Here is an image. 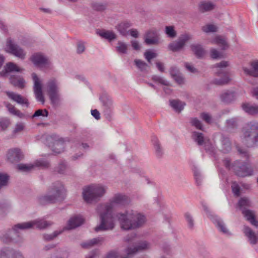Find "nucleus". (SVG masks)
Instances as JSON below:
<instances>
[{
	"instance_id": "obj_15",
	"label": "nucleus",
	"mask_w": 258,
	"mask_h": 258,
	"mask_svg": "<svg viewBox=\"0 0 258 258\" xmlns=\"http://www.w3.org/2000/svg\"><path fill=\"white\" fill-rule=\"evenodd\" d=\"M0 258H24L18 250L10 247H5L0 250Z\"/></svg>"
},
{
	"instance_id": "obj_49",
	"label": "nucleus",
	"mask_w": 258,
	"mask_h": 258,
	"mask_svg": "<svg viewBox=\"0 0 258 258\" xmlns=\"http://www.w3.org/2000/svg\"><path fill=\"white\" fill-rule=\"evenodd\" d=\"M116 51L121 54H126L127 51V45L120 41L117 42V46L116 47Z\"/></svg>"
},
{
	"instance_id": "obj_22",
	"label": "nucleus",
	"mask_w": 258,
	"mask_h": 258,
	"mask_svg": "<svg viewBox=\"0 0 258 258\" xmlns=\"http://www.w3.org/2000/svg\"><path fill=\"white\" fill-rule=\"evenodd\" d=\"M9 83L15 87L23 89L25 87V80L20 76L11 75L9 77Z\"/></svg>"
},
{
	"instance_id": "obj_30",
	"label": "nucleus",
	"mask_w": 258,
	"mask_h": 258,
	"mask_svg": "<svg viewBox=\"0 0 258 258\" xmlns=\"http://www.w3.org/2000/svg\"><path fill=\"white\" fill-rule=\"evenodd\" d=\"M5 105L8 108L9 111L14 115H16L20 118H26L29 117V115H26L24 113L21 112L19 110L16 109L13 105L10 103H5Z\"/></svg>"
},
{
	"instance_id": "obj_34",
	"label": "nucleus",
	"mask_w": 258,
	"mask_h": 258,
	"mask_svg": "<svg viewBox=\"0 0 258 258\" xmlns=\"http://www.w3.org/2000/svg\"><path fill=\"white\" fill-rule=\"evenodd\" d=\"M104 240V238L103 237H99L97 238H94L86 242L81 243V246L83 248H89L99 242H103Z\"/></svg>"
},
{
	"instance_id": "obj_55",
	"label": "nucleus",
	"mask_w": 258,
	"mask_h": 258,
	"mask_svg": "<svg viewBox=\"0 0 258 258\" xmlns=\"http://www.w3.org/2000/svg\"><path fill=\"white\" fill-rule=\"evenodd\" d=\"M17 169L21 171L29 172L34 168L32 164H19L17 166Z\"/></svg>"
},
{
	"instance_id": "obj_31",
	"label": "nucleus",
	"mask_w": 258,
	"mask_h": 258,
	"mask_svg": "<svg viewBox=\"0 0 258 258\" xmlns=\"http://www.w3.org/2000/svg\"><path fill=\"white\" fill-rule=\"evenodd\" d=\"M242 213L246 218L247 220L249 221L252 225L256 227H258V221L256 220L254 215L251 211L249 210L243 209Z\"/></svg>"
},
{
	"instance_id": "obj_51",
	"label": "nucleus",
	"mask_w": 258,
	"mask_h": 258,
	"mask_svg": "<svg viewBox=\"0 0 258 258\" xmlns=\"http://www.w3.org/2000/svg\"><path fill=\"white\" fill-rule=\"evenodd\" d=\"M10 176L7 173L0 172V189L8 184Z\"/></svg>"
},
{
	"instance_id": "obj_37",
	"label": "nucleus",
	"mask_w": 258,
	"mask_h": 258,
	"mask_svg": "<svg viewBox=\"0 0 258 258\" xmlns=\"http://www.w3.org/2000/svg\"><path fill=\"white\" fill-rule=\"evenodd\" d=\"M108 7V4L107 3H99L94 2L91 3V7L92 9L96 12H103L106 10Z\"/></svg>"
},
{
	"instance_id": "obj_20",
	"label": "nucleus",
	"mask_w": 258,
	"mask_h": 258,
	"mask_svg": "<svg viewBox=\"0 0 258 258\" xmlns=\"http://www.w3.org/2000/svg\"><path fill=\"white\" fill-rule=\"evenodd\" d=\"M149 243L147 241H142L138 243V244L134 247H128L125 249L128 256H131L136 253L139 250H143L147 249L149 247Z\"/></svg>"
},
{
	"instance_id": "obj_28",
	"label": "nucleus",
	"mask_w": 258,
	"mask_h": 258,
	"mask_svg": "<svg viewBox=\"0 0 258 258\" xmlns=\"http://www.w3.org/2000/svg\"><path fill=\"white\" fill-rule=\"evenodd\" d=\"M26 223H31L32 224V226L26 229L32 228L34 226L38 229H44L51 225V223L50 222L43 220L29 221Z\"/></svg>"
},
{
	"instance_id": "obj_12",
	"label": "nucleus",
	"mask_w": 258,
	"mask_h": 258,
	"mask_svg": "<svg viewBox=\"0 0 258 258\" xmlns=\"http://www.w3.org/2000/svg\"><path fill=\"white\" fill-rule=\"evenodd\" d=\"M233 168L235 174L240 177L250 176L252 174L251 168L245 163L240 165L239 161H237L234 162Z\"/></svg>"
},
{
	"instance_id": "obj_54",
	"label": "nucleus",
	"mask_w": 258,
	"mask_h": 258,
	"mask_svg": "<svg viewBox=\"0 0 258 258\" xmlns=\"http://www.w3.org/2000/svg\"><path fill=\"white\" fill-rule=\"evenodd\" d=\"M157 54L152 50H147L144 53V56L149 62H151L152 59L156 57Z\"/></svg>"
},
{
	"instance_id": "obj_16",
	"label": "nucleus",
	"mask_w": 258,
	"mask_h": 258,
	"mask_svg": "<svg viewBox=\"0 0 258 258\" xmlns=\"http://www.w3.org/2000/svg\"><path fill=\"white\" fill-rule=\"evenodd\" d=\"M23 69L20 68L17 64L13 62H7L4 66V69L0 72V77L7 78L9 74L13 72L21 73Z\"/></svg>"
},
{
	"instance_id": "obj_10",
	"label": "nucleus",
	"mask_w": 258,
	"mask_h": 258,
	"mask_svg": "<svg viewBox=\"0 0 258 258\" xmlns=\"http://www.w3.org/2000/svg\"><path fill=\"white\" fill-rule=\"evenodd\" d=\"M99 100L102 104L104 115L108 120H111L113 114V101L111 97L106 93H102Z\"/></svg>"
},
{
	"instance_id": "obj_4",
	"label": "nucleus",
	"mask_w": 258,
	"mask_h": 258,
	"mask_svg": "<svg viewBox=\"0 0 258 258\" xmlns=\"http://www.w3.org/2000/svg\"><path fill=\"white\" fill-rule=\"evenodd\" d=\"M241 137L242 143L248 148L258 145V122L250 121L242 128Z\"/></svg>"
},
{
	"instance_id": "obj_32",
	"label": "nucleus",
	"mask_w": 258,
	"mask_h": 258,
	"mask_svg": "<svg viewBox=\"0 0 258 258\" xmlns=\"http://www.w3.org/2000/svg\"><path fill=\"white\" fill-rule=\"evenodd\" d=\"M242 108L244 111L249 114L255 115L258 114L257 105H252L249 103H245L242 104Z\"/></svg>"
},
{
	"instance_id": "obj_64",
	"label": "nucleus",
	"mask_w": 258,
	"mask_h": 258,
	"mask_svg": "<svg viewBox=\"0 0 258 258\" xmlns=\"http://www.w3.org/2000/svg\"><path fill=\"white\" fill-rule=\"evenodd\" d=\"M227 126L229 128H234L237 126V119L236 118H231L226 121Z\"/></svg>"
},
{
	"instance_id": "obj_3",
	"label": "nucleus",
	"mask_w": 258,
	"mask_h": 258,
	"mask_svg": "<svg viewBox=\"0 0 258 258\" xmlns=\"http://www.w3.org/2000/svg\"><path fill=\"white\" fill-rule=\"evenodd\" d=\"M114 204L112 199L105 204H100L97 206V211L99 213L100 223L94 229L96 232L112 230L114 227L113 221L112 209Z\"/></svg>"
},
{
	"instance_id": "obj_50",
	"label": "nucleus",
	"mask_w": 258,
	"mask_h": 258,
	"mask_svg": "<svg viewBox=\"0 0 258 258\" xmlns=\"http://www.w3.org/2000/svg\"><path fill=\"white\" fill-rule=\"evenodd\" d=\"M134 62L136 67L141 72L146 71L148 67V65L146 62L140 59H136L134 60Z\"/></svg>"
},
{
	"instance_id": "obj_46",
	"label": "nucleus",
	"mask_w": 258,
	"mask_h": 258,
	"mask_svg": "<svg viewBox=\"0 0 258 258\" xmlns=\"http://www.w3.org/2000/svg\"><path fill=\"white\" fill-rule=\"evenodd\" d=\"M151 79L154 82L163 86H169L170 85L167 81L165 80L163 77L158 75H153Z\"/></svg>"
},
{
	"instance_id": "obj_47",
	"label": "nucleus",
	"mask_w": 258,
	"mask_h": 258,
	"mask_svg": "<svg viewBox=\"0 0 258 258\" xmlns=\"http://www.w3.org/2000/svg\"><path fill=\"white\" fill-rule=\"evenodd\" d=\"M184 218L187 224V227L190 229H193L195 226V221L193 217L189 213L184 214Z\"/></svg>"
},
{
	"instance_id": "obj_40",
	"label": "nucleus",
	"mask_w": 258,
	"mask_h": 258,
	"mask_svg": "<svg viewBox=\"0 0 258 258\" xmlns=\"http://www.w3.org/2000/svg\"><path fill=\"white\" fill-rule=\"evenodd\" d=\"M214 41L215 44L221 47L222 50H225L228 47L226 40L221 36H218L216 37Z\"/></svg>"
},
{
	"instance_id": "obj_48",
	"label": "nucleus",
	"mask_w": 258,
	"mask_h": 258,
	"mask_svg": "<svg viewBox=\"0 0 258 258\" xmlns=\"http://www.w3.org/2000/svg\"><path fill=\"white\" fill-rule=\"evenodd\" d=\"M11 124L9 119L6 117L0 118V131H5Z\"/></svg>"
},
{
	"instance_id": "obj_21",
	"label": "nucleus",
	"mask_w": 258,
	"mask_h": 258,
	"mask_svg": "<svg viewBox=\"0 0 258 258\" xmlns=\"http://www.w3.org/2000/svg\"><path fill=\"white\" fill-rule=\"evenodd\" d=\"M112 202H113L114 205H118L120 206H125L128 205L130 202V198L121 194H116L114 195V197L111 199Z\"/></svg>"
},
{
	"instance_id": "obj_57",
	"label": "nucleus",
	"mask_w": 258,
	"mask_h": 258,
	"mask_svg": "<svg viewBox=\"0 0 258 258\" xmlns=\"http://www.w3.org/2000/svg\"><path fill=\"white\" fill-rule=\"evenodd\" d=\"M67 167V162L63 160L61 161L57 167V172L59 174H64Z\"/></svg>"
},
{
	"instance_id": "obj_2",
	"label": "nucleus",
	"mask_w": 258,
	"mask_h": 258,
	"mask_svg": "<svg viewBox=\"0 0 258 258\" xmlns=\"http://www.w3.org/2000/svg\"><path fill=\"white\" fill-rule=\"evenodd\" d=\"M120 227L124 230L135 229L141 227L146 222L145 216L133 210L126 211L124 213L116 214Z\"/></svg>"
},
{
	"instance_id": "obj_33",
	"label": "nucleus",
	"mask_w": 258,
	"mask_h": 258,
	"mask_svg": "<svg viewBox=\"0 0 258 258\" xmlns=\"http://www.w3.org/2000/svg\"><path fill=\"white\" fill-rule=\"evenodd\" d=\"M251 69L243 68V71L247 75L255 77H258V61L252 62L251 63Z\"/></svg>"
},
{
	"instance_id": "obj_52",
	"label": "nucleus",
	"mask_w": 258,
	"mask_h": 258,
	"mask_svg": "<svg viewBox=\"0 0 258 258\" xmlns=\"http://www.w3.org/2000/svg\"><path fill=\"white\" fill-rule=\"evenodd\" d=\"M239 208L242 211L243 209H245V207L250 206V201L246 198H241L238 203Z\"/></svg>"
},
{
	"instance_id": "obj_25",
	"label": "nucleus",
	"mask_w": 258,
	"mask_h": 258,
	"mask_svg": "<svg viewBox=\"0 0 258 258\" xmlns=\"http://www.w3.org/2000/svg\"><path fill=\"white\" fill-rule=\"evenodd\" d=\"M132 26V23L130 21H123L118 24L115 26V29L122 36H126L128 32L127 29Z\"/></svg>"
},
{
	"instance_id": "obj_27",
	"label": "nucleus",
	"mask_w": 258,
	"mask_h": 258,
	"mask_svg": "<svg viewBox=\"0 0 258 258\" xmlns=\"http://www.w3.org/2000/svg\"><path fill=\"white\" fill-rule=\"evenodd\" d=\"M211 218L213 222L221 232L226 234H229V231L226 228L225 224L220 218L217 216H214Z\"/></svg>"
},
{
	"instance_id": "obj_44",
	"label": "nucleus",
	"mask_w": 258,
	"mask_h": 258,
	"mask_svg": "<svg viewBox=\"0 0 258 258\" xmlns=\"http://www.w3.org/2000/svg\"><path fill=\"white\" fill-rule=\"evenodd\" d=\"M32 165L34 167H38L42 169L48 168L50 165L49 162L44 159L37 160Z\"/></svg>"
},
{
	"instance_id": "obj_43",
	"label": "nucleus",
	"mask_w": 258,
	"mask_h": 258,
	"mask_svg": "<svg viewBox=\"0 0 258 258\" xmlns=\"http://www.w3.org/2000/svg\"><path fill=\"white\" fill-rule=\"evenodd\" d=\"M194 140L197 143L199 146H201L204 143V136L203 134L201 133L197 132H194L192 135Z\"/></svg>"
},
{
	"instance_id": "obj_45",
	"label": "nucleus",
	"mask_w": 258,
	"mask_h": 258,
	"mask_svg": "<svg viewBox=\"0 0 258 258\" xmlns=\"http://www.w3.org/2000/svg\"><path fill=\"white\" fill-rule=\"evenodd\" d=\"M49 115V112L46 109H39L36 110L34 113L31 116L32 119L37 117H47Z\"/></svg>"
},
{
	"instance_id": "obj_13",
	"label": "nucleus",
	"mask_w": 258,
	"mask_h": 258,
	"mask_svg": "<svg viewBox=\"0 0 258 258\" xmlns=\"http://www.w3.org/2000/svg\"><path fill=\"white\" fill-rule=\"evenodd\" d=\"M32 77L34 81V91L36 98L38 101L41 102L43 104L45 102V99L42 92L41 82L35 73L32 74Z\"/></svg>"
},
{
	"instance_id": "obj_1",
	"label": "nucleus",
	"mask_w": 258,
	"mask_h": 258,
	"mask_svg": "<svg viewBox=\"0 0 258 258\" xmlns=\"http://www.w3.org/2000/svg\"><path fill=\"white\" fill-rule=\"evenodd\" d=\"M67 196V189L60 181L53 182L47 189V194L38 198L39 204L42 206L62 202Z\"/></svg>"
},
{
	"instance_id": "obj_11",
	"label": "nucleus",
	"mask_w": 258,
	"mask_h": 258,
	"mask_svg": "<svg viewBox=\"0 0 258 258\" xmlns=\"http://www.w3.org/2000/svg\"><path fill=\"white\" fill-rule=\"evenodd\" d=\"M6 51L22 59H24L26 56L23 49L15 44L11 38H8L7 40Z\"/></svg>"
},
{
	"instance_id": "obj_7",
	"label": "nucleus",
	"mask_w": 258,
	"mask_h": 258,
	"mask_svg": "<svg viewBox=\"0 0 258 258\" xmlns=\"http://www.w3.org/2000/svg\"><path fill=\"white\" fill-rule=\"evenodd\" d=\"M228 66V62L222 61L215 65L217 69L216 74L217 76L221 77L220 79H215L213 83L217 85H224L227 84L230 81L229 73L227 69Z\"/></svg>"
},
{
	"instance_id": "obj_58",
	"label": "nucleus",
	"mask_w": 258,
	"mask_h": 258,
	"mask_svg": "<svg viewBox=\"0 0 258 258\" xmlns=\"http://www.w3.org/2000/svg\"><path fill=\"white\" fill-rule=\"evenodd\" d=\"M217 27L213 24H207L202 27V30L206 33L215 32L217 31Z\"/></svg>"
},
{
	"instance_id": "obj_29",
	"label": "nucleus",
	"mask_w": 258,
	"mask_h": 258,
	"mask_svg": "<svg viewBox=\"0 0 258 258\" xmlns=\"http://www.w3.org/2000/svg\"><path fill=\"white\" fill-rule=\"evenodd\" d=\"M84 223V219L81 217L75 216L72 217L68 223L69 229H73L81 226Z\"/></svg>"
},
{
	"instance_id": "obj_60",
	"label": "nucleus",
	"mask_w": 258,
	"mask_h": 258,
	"mask_svg": "<svg viewBox=\"0 0 258 258\" xmlns=\"http://www.w3.org/2000/svg\"><path fill=\"white\" fill-rule=\"evenodd\" d=\"M223 150L225 152H228L231 150V143L228 138H224L222 140Z\"/></svg>"
},
{
	"instance_id": "obj_38",
	"label": "nucleus",
	"mask_w": 258,
	"mask_h": 258,
	"mask_svg": "<svg viewBox=\"0 0 258 258\" xmlns=\"http://www.w3.org/2000/svg\"><path fill=\"white\" fill-rule=\"evenodd\" d=\"M69 256V253L66 249L59 248L50 258H68Z\"/></svg>"
},
{
	"instance_id": "obj_17",
	"label": "nucleus",
	"mask_w": 258,
	"mask_h": 258,
	"mask_svg": "<svg viewBox=\"0 0 258 258\" xmlns=\"http://www.w3.org/2000/svg\"><path fill=\"white\" fill-rule=\"evenodd\" d=\"M144 39L145 42L148 45L158 44L159 38L157 31L155 29L147 31L145 34Z\"/></svg>"
},
{
	"instance_id": "obj_41",
	"label": "nucleus",
	"mask_w": 258,
	"mask_h": 258,
	"mask_svg": "<svg viewBox=\"0 0 258 258\" xmlns=\"http://www.w3.org/2000/svg\"><path fill=\"white\" fill-rule=\"evenodd\" d=\"M221 99L225 103H229L234 100V93L233 92H225L221 95Z\"/></svg>"
},
{
	"instance_id": "obj_63",
	"label": "nucleus",
	"mask_w": 258,
	"mask_h": 258,
	"mask_svg": "<svg viewBox=\"0 0 258 258\" xmlns=\"http://www.w3.org/2000/svg\"><path fill=\"white\" fill-rule=\"evenodd\" d=\"M85 49L84 42L79 40L77 44V53L78 54L82 53Z\"/></svg>"
},
{
	"instance_id": "obj_18",
	"label": "nucleus",
	"mask_w": 258,
	"mask_h": 258,
	"mask_svg": "<svg viewBox=\"0 0 258 258\" xmlns=\"http://www.w3.org/2000/svg\"><path fill=\"white\" fill-rule=\"evenodd\" d=\"M24 157L21 150L17 148L10 149L7 153V158L11 163L19 162Z\"/></svg>"
},
{
	"instance_id": "obj_61",
	"label": "nucleus",
	"mask_w": 258,
	"mask_h": 258,
	"mask_svg": "<svg viewBox=\"0 0 258 258\" xmlns=\"http://www.w3.org/2000/svg\"><path fill=\"white\" fill-rule=\"evenodd\" d=\"M25 128V126L24 124L22 122L17 123L14 129L12 135L13 136H15L17 133H20L24 130Z\"/></svg>"
},
{
	"instance_id": "obj_24",
	"label": "nucleus",
	"mask_w": 258,
	"mask_h": 258,
	"mask_svg": "<svg viewBox=\"0 0 258 258\" xmlns=\"http://www.w3.org/2000/svg\"><path fill=\"white\" fill-rule=\"evenodd\" d=\"M97 34L102 38L107 40L108 42H112L116 39V34L112 31L102 29L97 30Z\"/></svg>"
},
{
	"instance_id": "obj_59",
	"label": "nucleus",
	"mask_w": 258,
	"mask_h": 258,
	"mask_svg": "<svg viewBox=\"0 0 258 258\" xmlns=\"http://www.w3.org/2000/svg\"><path fill=\"white\" fill-rule=\"evenodd\" d=\"M191 125L196 128L200 130H203V126L201 121L197 118H192L190 120Z\"/></svg>"
},
{
	"instance_id": "obj_23",
	"label": "nucleus",
	"mask_w": 258,
	"mask_h": 258,
	"mask_svg": "<svg viewBox=\"0 0 258 258\" xmlns=\"http://www.w3.org/2000/svg\"><path fill=\"white\" fill-rule=\"evenodd\" d=\"M151 142L155 149L156 157L158 158H162L164 154V151L157 137L155 136H152Z\"/></svg>"
},
{
	"instance_id": "obj_26",
	"label": "nucleus",
	"mask_w": 258,
	"mask_h": 258,
	"mask_svg": "<svg viewBox=\"0 0 258 258\" xmlns=\"http://www.w3.org/2000/svg\"><path fill=\"white\" fill-rule=\"evenodd\" d=\"M243 233L248 238V241L251 244L254 245L257 243L258 237L250 228L245 226L243 228Z\"/></svg>"
},
{
	"instance_id": "obj_62",
	"label": "nucleus",
	"mask_w": 258,
	"mask_h": 258,
	"mask_svg": "<svg viewBox=\"0 0 258 258\" xmlns=\"http://www.w3.org/2000/svg\"><path fill=\"white\" fill-rule=\"evenodd\" d=\"M232 191L236 197L240 196V187L236 182H233L231 186Z\"/></svg>"
},
{
	"instance_id": "obj_42",
	"label": "nucleus",
	"mask_w": 258,
	"mask_h": 258,
	"mask_svg": "<svg viewBox=\"0 0 258 258\" xmlns=\"http://www.w3.org/2000/svg\"><path fill=\"white\" fill-rule=\"evenodd\" d=\"M196 184L198 186L202 185L203 177L199 170L196 167L192 169Z\"/></svg>"
},
{
	"instance_id": "obj_14",
	"label": "nucleus",
	"mask_w": 258,
	"mask_h": 258,
	"mask_svg": "<svg viewBox=\"0 0 258 258\" xmlns=\"http://www.w3.org/2000/svg\"><path fill=\"white\" fill-rule=\"evenodd\" d=\"M30 60L37 67H46L50 64L47 57L40 53H35L30 57Z\"/></svg>"
},
{
	"instance_id": "obj_8",
	"label": "nucleus",
	"mask_w": 258,
	"mask_h": 258,
	"mask_svg": "<svg viewBox=\"0 0 258 258\" xmlns=\"http://www.w3.org/2000/svg\"><path fill=\"white\" fill-rule=\"evenodd\" d=\"M47 88L51 104L54 108L58 107L60 105L61 99L56 79L53 78L49 80L47 83Z\"/></svg>"
},
{
	"instance_id": "obj_35",
	"label": "nucleus",
	"mask_w": 258,
	"mask_h": 258,
	"mask_svg": "<svg viewBox=\"0 0 258 258\" xmlns=\"http://www.w3.org/2000/svg\"><path fill=\"white\" fill-rule=\"evenodd\" d=\"M215 5L210 2H202L199 5V11L205 13L212 11L215 8Z\"/></svg>"
},
{
	"instance_id": "obj_6",
	"label": "nucleus",
	"mask_w": 258,
	"mask_h": 258,
	"mask_svg": "<svg viewBox=\"0 0 258 258\" xmlns=\"http://www.w3.org/2000/svg\"><path fill=\"white\" fill-rule=\"evenodd\" d=\"M106 192L104 186L101 184H92L83 189V197L88 204L96 203L100 200Z\"/></svg>"
},
{
	"instance_id": "obj_36",
	"label": "nucleus",
	"mask_w": 258,
	"mask_h": 258,
	"mask_svg": "<svg viewBox=\"0 0 258 258\" xmlns=\"http://www.w3.org/2000/svg\"><path fill=\"white\" fill-rule=\"evenodd\" d=\"M191 49L197 58L202 57L205 54V50L202 46L199 44H192Z\"/></svg>"
},
{
	"instance_id": "obj_39",
	"label": "nucleus",
	"mask_w": 258,
	"mask_h": 258,
	"mask_svg": "<svg viewBox=\"0 0 258 258\" xmlns=\"http://www.w3.org/2000/svg\"><path fill=\"white\" fill-rule=\"evenodd\" d=\"M191 38V36L188 33H184L178 38V51L185 45V43Z\"/></svg>"
},
{
	"instance_id": "obj_53",
	"label": "nucleus",
	"mask_w": 258,
	"mask_h": 258,
	"mask_svg": "<svg viewBox=\"0 0 258 258\" xmlns=\"http://www.w3.org/2000/svg\"><path fill=\"white\" fill-rule=\"evenodd\" d=\"M61 230H56L54 231L52 234H45L43 235V238L45 241H48L53 240L54 238L56 237L58 235L62 233Z\"/></svg>"
},
{
	"instance_id": "obj_19",
	"label": "nucleus",
	"mask_w": 258,
	"mask_h": 258,
	"mask_svg": "<svg viewBox=\"0 0 258 258\" xmlns=\"http://www.w3.org/2000/svg\"><path fill=\"white\" fill-rule=\"evenodd\" d=\"M5 93L10 99L15 101L17 103L21 105H25L27 107L29 106V102L28 99L24 98L20 94L11 91H6Z\"/></svg>"
},
{
	"instance_id": "obj_56",
	"label": "nucleus",
	"mask_w": 258,
	"mask_h": 258,
	"mask_svg": "<svg viewBox=\"0 0 258 258\" xmlns=\"http://www.w3.org/2000/svg\"><path fill=\"white\" fill-rule=\"evenodd\" d=\"M165 33L170 38H174L176 35V32L172 26H166Z\"/></svg>"
},
{
	"instance_id": "obj_9",
	"label": "nucleus",
	"mask_w": 258,
	"mask_h": 258,
	"mask_svg": "<svg viewBox=\"0 0 258 258\" xmlns=\"http://www.w3.org/2000/svg\"><path fill=\"white\" fill-rule=\"evenodd\" d=\"M46 144L56 154H60L64 151V140L62 138H59L57 135L53 134L48 136L46 139Z\"/></svg>"
},
{
	"instance_id": "obj_5",
	"label": "nucleus",
	"mask_w": 258,
	"mask_h": 258,
	"mask_svg": "<svg viewBox=\"0 0 258 258\" xmlns=\"http://www.w3.org/2000/svg\"><path fill=\"white\" fill-rule=\"evenodd\" d=\"M31 226V223H21L16 224L12 229L0 232L1 239L5 243L21 242L22 241V238L20 236L19 230H26Z\"/></svg>"
}]
</instances>
